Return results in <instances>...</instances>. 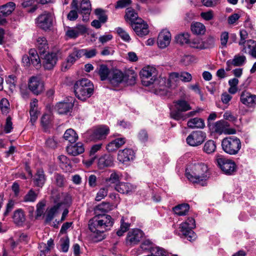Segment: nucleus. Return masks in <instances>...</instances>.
<instances>
[{"label": "nucleus", "instance_id": "obj_1", "mask_svg": "<svg viewBox=\"0 0 256 256\" xmlns=\"http://www.w3.org/2000/svg\"><path fill=\"white\" fill-rule=\"evenodd\" d=\"M112 209V206L106 202H102L96 207L94 212L96 214L88 222V228L92 232L91 236L94 242L103 240L105 238L104 232L110 230L114 224V220L110 216L98 212H106Z\"/></svg>", "mask_w": 256, "mask_h": 256}, {"label": "nucleus", "instance_id": "obj_2", "mask_svg": "<svg viewBox=\"0 0 256 256\" xmlns=\"http://www.w3.org/2000/svg\"><path fill=\"white\" fill-rule=\"evenodd\" d=\"M156 74V69L152 66L144 68L140 72L142 82L144 86H150L153 84L155 88V93L162 94L166 89L165 80L163 78L154 79Z\"/></svg>", "mask_w": 256, "mask_h": 256}, {"label": "nucleus", "instance_id": "obj_3", "mask_svg": "<svg viewBox=\"0 0 256 256\" xmlns=\"http://www.w3.org/2000/svg\"><path fill=\"white\" fill-rule=\"evenodd\" d=\"M190 170H186V176L192 183L199 184L202 186L206 184V180L208 178V168L204 163L194 164L190 166Z\"/></svg>", "mask_w": 256, "mask_h": 256}, {"label": "nucleus", "instance_id": "obj_4", "mask_svg": "<svg viewBox=\"0 0 256 256\" xmlns=\"http://www.w3.org/2000/svg\"><path fill=\"white\" fill-rule=\"evenodd\" d=\"M74 92L78 98L84 101L92 94L94 86L89 80L83 78L76 82Z\"/></svg>", "mask_w": 256, "mask_h": 256}, {"label": "nucleus", "instance_id": "obj_5", "mask_svg": "<svg viewBox=\"0 0 256 256\" xmlns=\"http://www.w3.org/2000/svg\"><path fill=\"white\" fill-rule=\"evenodd\" d=\"M195 227L196 224L194 218H188L184 222L180 224L179 227L180 232H178V230H175V232L180 236H184L191 242L194 240L196 238V234L192 230V229Z\"/></svg>", "mask_w": 256, "mask_h": 256}, {"label": "nucleus", "instance_id": "obj_6", "mask_svg": "<svg viewBox=\"0 0 256 256\" xmlns=\"http://www.w3.org/2000/svg\"><path fill=\"white\" fill-rule=\"evenodd\" d=\"M224 151L230 155L236 154L241 148V142L236 136H230L224 138L222 142Z\"/></svg>", "mask_w": 256, "mask_h": 256}, {"label": "nucleus", "instance_id": "obj_7", "mask_svg": "<svg viewBox=\"0 0 256 256\" xmlns=\"http://www.w3.org/2000/svg\"><path fill=\"white\" fill-rule=\"evenodd\" d=\"M216 160L218 166L224 174L232 175L236 171V166L232 160L220 156Z\"/></svg>", "mask_w": 256, "mask_h": 256}, {"label": "nucleus", "instance_id": "obj_8", "mask_svg": "<svg viewBox=\"0 0 256 256\" xmlns=\"http://www.w3.org/2000/svg\"><path fill=\"white\" fill-rule=\"evenodd\" d=\"M52 16L51 13L44 12L36 20L37 26L44 30H49L52 25Z\"/></svg>", "mask_w": 256, "mask_h": 256}, {"label": "nucleus", "instance_id": "obj_9", "mask_svg": "<svg viewBox=\"0 0 256 256\" xmlns=\"http://www.w3.org/2000/svg\"><path fill=\"white\" fill-rule=\"evenodd\" d=\"M175 110L170 112V115L172 118L176 120L175 115L176 114H184V112L192 110V106L189 102L184 100H178L174 102Z\"/></svg>", "mask_w": 256, "mask_h": 256}, {"label": "nucleus", "instance_id": "obj_10", "mask_svg": "<svg viewBox=\"0 0 256 256\" xmlns=\"http://www.w3.org/2000/svg\"><path fill=\"white\" fill-rule=\"evenodd\" d=\"M28 88L34 94L38 95L44 90V82L40 77L32 76L28 80Z\"/></svg>", "mask_w": 256, "mask_h": 256}, {"label": "nucleus", "instance_id": "obj_11", "mask_svg": "<svg viewBox=\"0 0 256 256\" xmlns=\"http://www.w3.org/2000/svg\"><path fill=\"white\" fill-rule=\"evenodd\" d=\"M110 130L106 125H100L96 127L90 136L91 140H103L106 138L110 133Z\"/></svg>", "mask_w": 256, "mask_h": 256}, {"label": "nucleus", "instance_id": "obj_12", "mask_svg": "<svg viewBox=\"0 0 256 256\" xmlns=\"http://www.w3.org/2000/svg\"><path fill=\"white\" fill-rule=\"evenodd\" d=\"M206 138V134L202 131H194L187 137L186 142L190 146H196L201 144Z\"/></svg>", "mask_w": 256, "mask_h": 256}, {"label": "nucleus", "instance_id": "obj_13", "mask_svg": "<svg viewBox=\"0 0 256 256\" xmlns=\"http://www.w3.org/2000/svg\"><path fill=\"white\" fill-rule=\"evenodd\" d=\"M42 60V66L44 69L50 70L56 66L57 60V54L55 52L48 53L40 56Z\"/></svg>", "mask_w": 256, "mask_h": 256}, {"label": "nucleus", "instance_id": "obj_14", "mask_svg": "<svg viewBox=\"0 0 256 256\" xmlns=\"http://www.w3.org/2000/svg\"><path fill=\"white\" fill-rule=\"evenodd\" d=\"M230 124L224 120H220L216 122L214 126V132L218 134L222 133L226 134H234L236 130L234 128H230Z\"/></svg>", "mask_w": 256, "mask_h": 256}, {"label": "nucleus", "instance_id": "obj_15", "mask_svg": "<svg viewBox=\"0 0 256 256\" xmlns=\"http://www.w3.org/2000/svg\"><path fill=\"white\" fill-rule=\"evenodd\" d=\"M240 101L248 108H254L256 106V95L244 90L240 94Z\"/></svg>", "mask_w": 256, "mask_h": 256}, {"label": "nucleus", "instance_id": "obj_16", "mask_svg": "<svg viewBox=\"0 0 256 256\" xmlns=\"http://www.w3.org/2000/svg\"><path fill=\"white\" fill-rule=\"evenodd\" d=\"M144 235L143 232L140 229H134L130 231L126 238L128 244L134 246L140 242Z\"/></svg>", "mask_w": 256, "mask_h": 256}, {"label": "nucleus", "instance_id": "obj_17", "mask_svg": "<svg viewBox=\"0 0 256 256\" xmlns=\"http://www.w3.org/2000/svg\"><path fill=\"white\" fill-rule=\"evenodd\" d=\"M135 152L132 149L129 148L120 150L118 154V160L122 164L133 160Z\"/></svg>", "mask_w": 256, "mask_h": 256}, {"label": "nucleus", "instance_id": "obj_18", "mask_svg": "<svg viewBox=\"0 0 256 256\" xmlns=\"http://www.w3.org/2000/svg\"><path fill=\"white\" fill-rule=\"evenodd\" d=\"M168 80L170 82H176L180 80L184 82H188L192 80V76L186 72H172L169 74Z\"/></svg>", "mask_w": 256, "mask_h": 256}, {"label": "nucleus", "instance_id": "obj_19", "mask_svg": "<svg viewBox=\"0 0 256 256\" xmlns=\"http://www.w3.org/2000/svg\"><path fill=\"white\" fill-rule=\"evenodd\" d=\"M54 203H62V210L64 207H69L72 202V198L70 195L68 193H58L56 196L53 195Z\"/></svg>", "mask_w": 256, "mask_h": 256}, {"label": "nucleus", "instance_id": "obj_20", "mask_svg": "<svg viewBox=\"0 0 256 256\" xmlns=\"http://www.w3.org/2000/svg\"><path fill=\"white\" fill-rule=\"evenodd\" d=\"M132 26L136 34L140 36H146L149 32L148 24L142 19H138V22H136L134 24H132Z\"/></svg>", "mask_w": 256, "mask_h": 256}, {"label": "nucleus", "instance_id": "obj_21", "mask_svg": "<svg viewBox=\"0 0 256 256\" xmlns=\"http://www.w3.org/2000/svg\"><path fill=\"white\" fill-rule=\"evenodd\" d=\"M86 32V28L84 25L78 24L74 28H68L66 35L69 38H76Z\"/></svg>", "mask_w": 256, "mask_h": 256}, {"label": "nucleus", "instance_id": "obj_22", "mask_svg": "<svg viewBox=\"0 0 256 256\" xmlns=\"http://www.w3.org/2000/svg\"><path fill=\"white\" fill-rule=\"evenodd\" d=\"M171 40V34L166 30H163L158 34L157 43L158 46L161 48L168 46Z\"/></svg>", "mask_w": 256, "mask_h": 256}, {"label": "nucleus", "instance_id": "obj_23", "mask_svg": "<svg viewBox=\"0 0 256 256\" xmlns=\"http://www.w3.org/2000/svg\"><path fill=\"white\" fill-rule=\"evenodd\" d=\"M55 204L50 208H47L45 216L46 223L50 222L59 212L62 210V203H54Z\"/></svg>", "mask_w": 256, "mask_h": 256}, {"label": "nucleus", "instance_id": "obj_24", "mask_svg": "<svg viewBox=\"0 0 256 256\" xmlns=\"http://www.w3.org/2000/svg\"><path fill=\"white\" fill-rule=\"evenodd\" d=\"M122 176L120 172L113 171L110 176L105 180V185L110 189H114V186L120 183Z\"/></svg>", "mask_w": 256, "mask_h": 256}, {"label": "nucleus", "instance_id": "obj_25", "mask_svg": "<svg viewBox=\"0 0 256 256\" xmlns=\"http://www.w3.org/2000/svg\"><path fill=\"white\" fill-rule=\"evenodd\" d=\"M66 151L68 154L76 156L83 153L84 151V144L78 142L72 143L66 147Z\"/></svg>", "mask_w": 256, "mask_h": 256}, {"label": "nucleus", "instance_id": "obj_26", "mask_svg": "<svg viewBox=\"0 0 256 256\" xmlns=\"http://www.w3.org/2000/svg\"><path fill=\"white\" fill-rule=\"evenodd\" d=\"M110 82L114 86H117L118 84L124 82V74L118 70H114L110 77Z\"/></svg>", "mask_w": 256, "mask_h": 256}, {"label": "nucleus", "instance_id": "obj_27", "mask_svg": "<svg viewBox=\"0 0 256 256\" xmlns=\"http://www.w3.org/2000/svg\"><path fill=\"white\" fill-rule=\"evenodd\" d=\"M34 183L35 186L42 188L46 181V176L42 169H38L35 174L34 179Z\"/></svg>", "mask_w": 256, "mask_h": 256}, {"label": "nucleus", "instance_id": "obj_28", "mask_svg": "<svg viewBox=\"0 0 256 256\" xmlns=\"http://www.w3.org/2000/svg\"><path fill=\"white\" fill-rule=\"evenodd\" d=\"M136 188L128 182H120L114 186V190L122 194H129L132 193Z\"/></svg>", "mask_w": 256, "mask_h": 256}, {"label": "nucleus", "instance_id": "obj_29", "mask_svg": "<svg viewBox=\"0 0 256 256\" xmlns=\"http://www.w3.org/2000/svg\"><path fill=\"white\" fill-rule=\"evenodd\" d=\"M81 57L80 50L75 49L70 54L66 59V65L62 66V68L65 70L69 68L78 59Z\"/></svg>", "mask_w": 256, "mask_h": 256}, {"label": "nucleus", "instance_id": "obj_30", "mask_svg": "<svg viewBox=\"0 0 256 256\" xmlns=\"http://www.w3.org/2000/svg\"><path fill=\"white\" fill-rule=\"evenodd\" d=\"M16 8V4L14 2H8L0 6V16H7L10 14Z\"/></svg>", "mask_w": 256, "mask_h": 256}, {"label": "nucleus", "instance_id": "obj_31", "mask_svg": "<svg viewBox=\"0 0 256 256\" xmlns=\"http://www.w3.org/2000/svg\"><path fill=\"white\" fill-rule=\"evenodd\" d=\"M74 106L72 102H60L56 105V108L60 114H66Z\"/></svg>", "mask_w": 256, "mask_h": 256}, {"label": "nucleus", "instance_id": "obj_32", "mask_svg": "<svg viewBox=\"0 0 256 256\" xmlns=\"http://www.w3.org/2000/svg\"><path fill=\"white\" fill-rule=\"evenodd\" d=\"M113 160L112 156L105 154L102 156L98 160V166L99 168L102 169L106 167L112 166Z\"/></svg>", "mask_w": 256, "mask_h": 256}, {"label": "nucleus", "instance_id": "obj_33", "mask_svg": "<svg viewBox=\"0 0 256 256\" xmlns=\"http://www.w3.org/2000/svg\"><path fill=\"white\" fill-rule=\"evenodd\" d=\"M36 46L40 56L44 54L48 50V42L44 37L38 38Z\"/></svg>", "mask_w": 256, "mask_h": 256}, {"label": "nucleus", "instance_id": "obj_34", "mask_svg": "<svg viewBox=\"0 0 256 256\" xmlns=\"http://www.w3.org/2000/svg\"><path fill=\"white\" fill-rule=\"evenodd\" d=\"M188 128H203L205 124L202 119L198 118H194L190 119L187 122Z\"/></svg>", "mask_w": 256, "mask_h": 256}, {"label": "nucleus", "instance_id": "obj_35", "mask_svg": "<svg viewBox=\"0 0 256 256\" xmlns=\"http://www.w3.org/2000/svg\"><path fill=\"white\" fill-rule=\"evenodd\" d=\"M191 30L192 33L196 35H203L206 31V26L204 24L199 22H193L191 25Z\"/></svg>", "mask_w": 256, "mask_h": 256}, {"label": "nucleus", "instance_id": "obj_36", "mask_svg": "<svg viewBox=\"0 0 256 256\" xmlns=\"http://www.w3.org/2000/svg\"><path fill=\"white\" fill-rule=\"evenodd\" d=\"M64 139L70 143H74L78 140V135L72 128L68 129L64 134Z\"/></svg>", "mask_w": 256, "mask_h": 256}, {"label": "nucleus", "instance_id": "obj_37", "mask_svg": "<svg viewBox=\"0 0 256 256\" xmlns=\"http://www.w3.org/2000/svg\"><path fill=\"white\" fill-rule=\"evenodd\" d=\"M126 20H129L132 24H136V22H138V19H141L138 17V14L136 13L134 10L131 8H128L126 10Z\"/></svg>", "mask_w": 256, "mask_h": 256}, {"label": "nucleus", "instance_id": "obj_38", "mask_svg": "<svg viewBox=\"0 0 256 256\" xmlns=\"http://www.w3.org/2000/svg\"><path fill=\"white\" fill-rule=\"evenodd\" d=\"M201 110L202 109L200 108H197L196 110L190 111L186 114H176L174 117L176 118V120H184L188 118L196 116Z\"/></svg>", "mask_w": 256, "mask_h": 256}, {"label": "nucleus", "instance_id": "obj_39", "mask_svg": "<svg viewBox=\"0 0 256 256\" xmlns=\"http://www.w3.org/2000/svg\"><path fill=\"white\" fill-rule=\"evenodd\" d=\"M124 76V82L129 85H132L135 84L137 75L134 70H128L126 72Z\"/></svg>", "mask_w": 256, "mask_h": 256}, {"label": "nucleus", "instance_id": "obj_40", "mask_svg": "<svg viewBox=\"0 0 256 256\" xmlns=\"http://www.w3.org/2000/svg\"><path fill=\"white\" fill-rule=\"evenodd\" d=\"M190 209V206L188 204H182L173 208L174 212L178 216L186 215Z\"/></svg>", "mask_w": 256, "mask_h": 256}, {"label": "nucleus", "instance_id": "obj_41", "mask_svg": "<svg viewBox=\"0 0 256 256\" xmlns=\"http://www.w3.org/2000/svg\"><path fill=\"white\" fill-rule=\"evenodd\" d=\"M98 73L100 76L101 80H105L110 74V70L107 66L101 64L97 68Z\"/></svg>", "mask_w": 256, "mask_h": 256}, {"label": "nucleus", "instance_id": "obj_42", "mask_svg": "<svg viewBox=\"0 0 256 256\" xmlns=\"http://www.w3.org/2000/svg\"><path fill=\"white\" fill-rule=\"evenodd\" d=\"M240 38L238 42V44L242 46V48L241 50L242 52L244 53L247 54V50L246 47L245 46V43L247 40L246 39L248 36V32L246 30H240Z\"/></svg>", "mask_w": 256, "mask_h": 256}, {"label": "nucleus", "instance_id": "obj_43", "mask_svg": "<svg viewBox=\"0 0 256 256\" xmlns=\"http://www.w3.org/2000/svg\"><path fill=\"white\" fill-rule=\"evenodd\" d=\"M38 198V194L33 189H30L23 198L25 202H34Z\"/></svg>", "mask_w": 256, "mask_h": 256}, {"label": "nucleus", "instance_id": "obj_44", "mask_svg": "<svg viewBox=\"0 0 256 256\" xmlns=\"http://www.w3.org/2000/svg\"><path fill=\"white\" fill-rule=\"evenodd\" d=\"M91 4L89 0H82L80 4L78 12L80 14L90 12Z\"/></svg>", "mask_w": 256, "mask_h": 256}, {"label": "nucleus", "instance_id": "obj_45", "mask_svg": "<svg viewBox=\"0 0 256 256\" xmlns=\"http://www.w3.org/2000/svg\"><path fill=\"white\" fill-rule=\"evenodd\" d=\"M13 219L14 222L16 224H20L24 222L25 216L24 212L21 209L16 210L14 214Z\"/></svg>", "mask_w": 256, "mask_h": 256}, {"label": "nucleus", "instance_id": "obj_46", "mask_svg": "<svg viewBox=\"0 0 256 256\" xmlns=\"http://www.w3.org/2000/svg\"><path fill=\"white\" fill-rule=\"evenodd\" d=\"M215 46V38L208 36L204 40H202V48L208 49L212 48Z\"/></svg>", "mask_w": 256, "mask_h": 256}, {"label": "nucleus", "instance_id": "obj_47", "mask_svg": "<svg viewBox=\"0 0 256 256\" xmlns=\"http://www.w3.org/2000/svg\"><path fill=\"white\" fill-rule=\"evenodd\" d=\"M119 36L125 42H129L131 38L128 34L122 28L118 27L115 29Z\"/></svg>", "mask_w": 256, "mask_h": 256}, {"label": "nucleus", "instance_id": "obj_48", "mask_svg": "<svg viewBox=\"0 0 256 256\" xmlns=\"http://www.w3.org/2000/svg\"><path fill=\"white\" fill-rule=\"evenodd\" d=\"M216 149L215 142L212 140L207 141L204 146V150L208 154L213 153Z\"/></svg>", "mask_w": 256, "mask_h": 256}, {"label": "nucleus", "instance_id": "obj_49", "mask_svg": "<svg viewBox=\"0 0 256 256\" xmlns=\"http://www.w3.org/2000/svg\"><path fill=\"white\" fill-rule=\"evenodd\" d=\"M110 190L111 189L106 185L104 187L100 188L96 194L95 200L98 202L104 199L108 195V191Z\"/></svg>", "mask_w": 256, "mask_h": 256}, {"label": "nucleus", "instance_id": "obj_50", "mask_svg": "<svg viewBox=\"0 0 256 256\" xmlns=\"http://www.w3.org/2000/svg\"><path fill=\"white\" fill-rule=\"evenodd\" d=\"M106 12V10L100 8L96 9L94 11V13L98 16V20L102 24L105 23L108 20V16Z\"/></svg>", "mask_w": 256, "mask_h": 256}, {"label": "nucleus", "instance_id": "obj_51", "mask_svg": "<svg viewBox=\"0 0 256 256\" xmlns=\"http://www.w3.org/2000/svg\"><path fill=\"white\" fill-rule=\"evenodd\" d=\"M231 60L234 66H239L244 64L246 57L244 56L236 55Z\"/></svg>", "mask_w": 256, "mask_h": 256}, {"label": "nucleus", "instance_id": "obj_52", "mask_svg": "<svg viewBox=\"0 0 256 256\" xmlns=\"http://www.w3.org/2000/svg\"><path fill=\"white\" fill-rule=\"evenodd\" d=\"M189 38L190 35L188 33L185 34H181L177 35L175 37L176 41L177 43H179L180 44H184L189 43Z\"/></svg>", "mask_w": 256, "mask_h": 256}, {"label": "nucleus", "instance_id": "obj_53", "mask_svg": "<svg viewBox=\"0 0 256 256\" xmlns=\"http://www.w3.org/2000/svg\"><path fill=\"white\" fill-rule=\"evenodd\" d=\"M189 44L191 48L199 50H203L202 40L200 38H197L192 40L190 41Z\"/></svg>", "mask_w": 256, "mask_h": 256}, {"label": "nucleus", "instance_id": "obj_54", "mask_svg": "<svg viewBox=\"0 0 256 256\" xmlns=\"http://www.w3.org/2000/svg\"><path fill=\"white\" fill-rule=\"evenodd\" d=\"M54 183L58 186L60 188L64 186L66 180L63 175L60 174H56L54 176Z\"/></svg>", "mask_w": 256, "mask_h": 256}, {"label": "nucleus", "instance_id": "obj_55", "mask_svg": "<svg viewBox=\"0 0 256 256\" xmlns=\"http://www.w3.org/2000/svg\"><path fill=\"white\" fill-rule=\"evenodd\" d=\"M0 108L3 114H7L9 112L10 103L6 98H3L1 100Z\"/></svg>", "mask_w": 256, "mask_h": 256}, {"label": "nucleus", "instance_id": "obj_56", "mask_svg": "<svg viewBox=\"0 0 256 256\" xmlns=\"http://www.w3.org/2000/svg\"><path fill=\"white\" fill-rule=\"evenodd\" d=\"M80 55L84 56L86 58H90L94 57L96 54V49H82L80 50Z\"/></svg>", "mask_w": 256, "mask_h": 256}, {"label": "nucleus", "instance_id": "obj_57", "mask_svg": "<svg viewBox=\"0 0 256 256\" xmlns=\"http://www.w3.org/2000/svg\"><path fill=\"white\" fill-rule=\"evenodd\" d=\"M62 250L66 252L68 251L70 246V240L68 236L62 238L60 240Z\"/></svg>", "mask_w": 256, "mask_h": 256}, {"label": "nucleus", "instance_id": "obj_58", "mask_svg": "<svg viewBox=\"0 0 256 256\" xmlns=\"http://www.w3.org/2000/svg\"><path fill=\"white\" fill-rule=\"evenodd\" d=\"M52 121V116L48 114H44L41 118V124L42 126L48 127Z\"/></svg>", "mask_w": 256, "mask_h": 256}, {"label": "nucleus", "instance_id": "obj_59", "mask_svg": "<svg viewBox=\"0 0 256 256\" xmlns=\"http://www.w3.org/2000/svg\"><path fill=\"white\" fill-rule=\"evenodd\" d=\"M150 256H166V252L164 249L158 247L153 248Z\"/></svg>", "mask_w": 256, "mask_h": 256}, {"label": "nucleus", "instance_id": "obj_60", "mask_svg": "<svg viewBox=\"0 0 256 256\" xmlns=\"http://www.w3.org/2000/svg\"><path fill=\"white\" fill-rule=\"evenodd\" d=\"M202 4L206 7H214L220 3V0H201Z\"/></svg>", "mask_w": 256, "mask_h": 256}, {"label": "nucleus", "instance_id": "obj_61", "mask_svg": "<svg viewBox=\"0 0 256 256\" xmlns=\"http://www.w3.org/2000/svg\"><path fill=\"white\" fill-rule=\"evenodd\" d=\"M138 137L140 141L144 142L148 141V136L146 130H142L139 132Z\"/></svg>", "mask_w": 256, "mask_h": 256}, {"label": "nucleus", "instance_id": "obj_62", "mask_svg": "<svg viewBox=\"0 0 256 256\" xmlns=\"http://www.w3.org/2000/svg\"><path fill=\"white\" fill-rule=\"evenodd\" d=\"M32 64L37 68L40 66V60L38 54H32L30 56Z\"/></svg>", "mask_w": 256, "mask_h": 256}, {"label": "nucleus", "instance_id": "obj_63", "mask_svg": "<svg viewBox=\"0 0 256 256\" xmlns=\"http://www.w3.org/2000/svg\"><path fill=\"white\" fill-rule=\"evenodd\" d=\"M132 3L131 0H120L117 2L115 6L116 8H124Z\"/></svg>", "mask_w": 256, "mask_h": 256}, {"label": "nucleus", "instance_id": "obj_64", "mask_svg": "<svg viewBox=\"0 0 256 256\" xmlns=\"http://www.w3.org/2000/svg\"><path fill=\"white\" fill-rule=\"evenodd\" d=\"M200 16L206 20H210L214 18L213 12L212 10H210L206 12H202L200 14Z\"/></svg>", "mask_w": 256, "mask_h": 256}]
</instances>
